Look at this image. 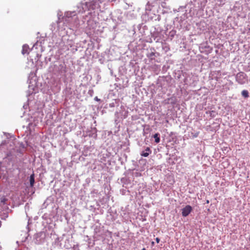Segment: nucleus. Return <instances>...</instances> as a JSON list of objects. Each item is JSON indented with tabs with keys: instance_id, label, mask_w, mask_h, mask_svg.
Wrapping results in <instances>:
<instances>
[{
	"instance_id": "f03ea898",
	"label": "nucleus",
	"mask_w": 250,
	"mask_h": 250,
	"mask_svg": "<svg viewBox=\"0 0 250 250\" xmlns=\"http://www.w3.org/2000/svg\"><path fill=\"white\" fill-rule=\"evenodd\" d=\"M192 207L189 205H187L182 210V214L183 216L186 217L191 212Z\"/></svg>"
},
{
	"instance_id": "39448f33",
	"label": "nucleus",
	"mask_w": 250,
	"mask_h": 250,
	"mask_svg": "<svg viewBox=\"0 0 250 250\" xmlns=\"http://www.w3.org/2000/svg\"><path fill=\"white\" fill-rule=\"evenodd\" d=\"M30 187H33L35 183V175L34 173L32 174L30 176Z\"/></svg>"
},
{
	"instance_id": "0eeeda50",
	"label": "nucleus",
	"mask_w": 250,
	"mask_h": 250,
	"mask_svg": "<svg viewBox=\"0 0 250 250\" xmlns=\"http://www.w3.org/2000/svg\"><path fill=\"white\" fill-rule=\"evenodd\" d=\"M242 95L245 97V98H248L249 97V92L247 90H244L242 91Z\"/></svg>"
},
{
	"instance_id": "4468645a",
	"label": "nucleus",
	"mask_w": 250,
	"mask_h": 250,
	"mask_svg": "<svg viewBox=\"0 0 250 250\" xmlns=\"http://www.w3.org/2000/svg\"><path fill=\"white\" fill-rule=\"evenodd\" d=\"M142 250H146V249L144 248Z\"/></svg>"
},
{
	"instance_id": "7ed1b4c3",
	"label": "nucleus",
	"mask_w": 250,
	"mask_h": 250,
	"mask_svg": "<svg viewBox=\"0 0 250 250\" xmlns=\"http://www.w3.org/2000/svg\"><path fill=\"white\" fill-rule=\"evenodd\" d=\"M151 152V151L150 148L147 147L146 148V149H145V151H143L141 153V155L142 156L146 157H147Z\"/></svg>"
},
{
	"instance_id": "20e7f679",
	"label": "nucleus",
	"mask_w": 250,
	"mask_h": 250,
	"mask_svg": "<svg viewBox=\"0 0 250 250\" xmlns=\"http://www.w3.org/2000/svg\"><path fill=\"white\" fill-rule=\"evenodd\" d=\"M29 48L28 45L24 44L22 46V54H25L26 53H29Z\"/></svg>"
},
{
	"instance_id": "ddd939ff",
	"label": "nucleus",
	"mask_w": 250,
	"mask_h": 250,
	"mask_svg": "<svg viewBox=\"0 0 250 250\" xmlns=\"http://www.w3.org/2000/svg\"><path fill=\"white\" fill-rule=\"evenodd\" d=\"M98 0L100 2V3H102V1L101 0Z\"/></svg>"
},
{
	"instance_id": "423d86ee",
	"label": "nucleus",
	"mask_w": 250,
	"mask_h": 250,
	"mask_svg": "<svg viewBox=\"0 0 250 250\" xmlns=\"http://www.w3.org/2000/svg\"><path fill=\"white\" fill-rule=\"evenodd\" d=\"M0 200L1 203H2L3 205H5L8 199L4 196H3L0 198Z\"/></svg>"
},
{
	"instance_id": "9b49d317",
	"label": "nucleus",
	"mask_w": 250,
	"mask_h": 250,
	"mask_svg": "<svg viewBox=\"0 0 250 250\" xmlns=\"http://www.w3.org/2000/svg\"><path fill=\"white\" fill-rule=\"evenodd\" d=\"M209 200H207L206 201V203H207V204H208V203H209Z\"/></svg>"
},
{
	"instance_id": "6e6552de",
	"label": "nucleus",
	"mask_w": 250,
	"mask_h": 250,
	"mask_svg": "<svg viewBox=\"0 0 250 250\" xmlns=\"http://www.w3.org/2000/svg\"><path fill=\"white\" fill-rule=\"evenodd\" d=\"M159 134L156 133L154 135V138H155V142L156 143H158L160 142V138L158 137Z\"/></svg>"
},
{
	"instance_id": "f8f14e48",
	"label": "nucleus",
	"mask_w": 250,
	"mask_h": 250,
	"mask_svg": "<svg viewBox=\"0 0 250 250\" xmlns=\"http://www.w3.org/2000/svg\"><path fill=\"white\" fill-rule=\"evenodd\" d=\"M95 99H96L97 101H99V99H98L97 97H96Z\"/></svg>"
},
{
	"instance_id": "f257e3e1",
	"label": "nucleus",
	"mask_w": 250,
	"mask_h": 250,
	"mask_svg": "<svg viewBox=\"0 0 250 250\" xmlns=\"http://www.w3.org/2000/svg\"><path fill=\"white\" fill-rule=\"evenodd\" d=\"M246 74L243 72H239L237 74L236 76V81L240 84H244L245 83Z\"/></svg>"
},
{
	"instance_id": "1a4fd4ad",
	"label": "nucleus",
	"mask_w": 250,
	"mask_h": 250,
	"mask_svg": "<svg viewBox=\"0 0 250 250\" xmlns=\"http://www.w3.org/2000/svg\"><path fill=\"white\" fill-rule=\"evenodd\" d=\"M92 8H91L94 9L95 8V7H94V6H95V4H94L93 1L91 2V4H92Z\"/></svg>"
},
{
	"instance_id": "9d476101",
	"label": "nucleus",
	"mask_w": 250,
	"mask_h": 250,
	"mask_svg": "<svg viewBox=\"0 0 250 250\" xmlns=\"http://www.w3.org/2000/svg\"><path fill=\"white\" fill-rule=\"evenodd\" d=\"M155 240H156V242H157V243H159V242H160V239H159V238L157 237V238H156V239H155Z\"/></svg>"
}]
</instances>
